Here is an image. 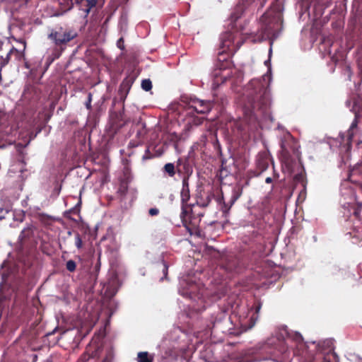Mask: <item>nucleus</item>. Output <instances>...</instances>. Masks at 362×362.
<instances>
[{
    "instance_id": "obj_1",
    "label": "nucleus",
    "mask_w": 362,
    "mask_h": 362,
    "mask_svg": "<svg viewBox=\"0 0 362 362\" xmlns=\"http://www.w3.org/2000/svg\"><path fill=\"white\" fill-rule=\"evenodd\" d=\"M247 101L244 105V112L250 119H256V110L265 111L270 105L269 90L259 80H252L247 86Z\"/></svg>"
},
{
    "instance_id": "obj_2",
    "label": "nucleus",
    "mask_w": 362,
    "mask_h": 362,
    "mask_svg": "<svg viewBox=\"0 0 362 362\" xmlns=\"http://www.w3.org/2000/svg\"><path fill=\"white\" fill-rule=\"evenodd\" d=\"M77 36L78 33L73 28L59 27L57 30L52 29L47 37L54 44L53 47L49 49L47 58L49 64L59 59L66 49L67 44Z\"/></svg>"
},
{
    "instance_id": "obj_3",
    "label": "nucleus",
    "mask_w": 362,
    "mask_h": 362,
    "mask_svg": "<svg viewBox=\"0 0 362 362\" xmlns=\"http://www.w3.org/2000/svg\"><path fill=\"white\" fill-rule=\"evenodd\" d=\"M281 161L282 169L288 173H293L297 165L296 158L299 157V151L297 144L291 136L282 140L281 142Z\"/></svg>"
},
{
    "instance_id": "obj_4",
    "label": "nucleus",
    "mask_w": 362,
    "mask_h": 362,
    "mask_svg": "<svg viewBox=\"0 0 362 362\" xmlns=\"http://www.w3.org/2000/svg\"><path fill=\"white\" fill-rule=\"evenodd\" d=\"M293 340L296 345L293 351V355L300 356L302 359L308 362H331L332 353L326 354L317 352L315 355L309 350L308 346L303 341V337L299 333H295Z\"/></svg>"
},
{
    "instance_id": "obj_5",
    "label": "nucleus",
    "mask_w": 362,
    "mask_h": 362,
    "mask_svg": "<svg viewBox=\"0 0 362 362\" xmlns=\"http://www.w3.org/2000/svg\"><path fill=\"white\" fill-rule=\"evenodd\" d=\"M233 44V35L231 33H225L221 37V47L217 56L216 67L220 69H226L230 66V61L229 60L231 52L233 51L232 48Z\"/></svg>"
},
{
    "instance_id": "obj_6",
    "label": "nucleus",
    "mask_w": 362,
    "mask_h": 362,
    "mask_svg": "<svg viewBox=\"0 0 362 362\" xmlns=\"http://www.w3.org/2000/svg\"><path fill=\"white\" fill-rule=\"evenodd\" d=\"M188 208L182 209L180 214L182 222L190 234H197L199 233V225L203 214H195L192 208Z\"/></svg>"
},
{
    "instance_id": "obj_7",
    "label": "nucleus",
    "mask_w": 362,
    "mask_h": 362,
    "mask_svg": "<svg viewBox=\"0 0 362 362\" xmlns=\"http://www.w3.org/2000/svg\"><path fill=\"white\" fill-rule=\"evenodd\" d=\"M102 348L100 346H89L86 347L85 352L80 356L77 362H111L112 358V354L109 351L105 358L99 361L98 358L100 356Z\"/></svg>"
},
{
    "instance_id": "obj_8",
    "label": "nucleus",
    "mask_w": 362,
    "mask_h": 362,
    "mask_svg": "<svg viewBox=\"0 0 362 362\" xmlns=\"http://www.w3.org/2000/svg\"><path fill=\"white\" fill-rule=\"evenodd\" d=\"M291 353L283 341L279 342V349L270 352L269 356L265 360H271L274 362H288Z\"/></svg>"
},
{
    "instance_id": "obj_9",
    "label": "nucleus",
    "mask_w": 362,
    "mask_h": 362,
    "mask_svg": "<svg viewBox=\"0 0 362 362\" xmlns=\"http://www.w3.org/2000/svg\"><path fill=\"white\" fill-rule=\"evenodd\" d=\"M214 103L210 100H203L199 99H191L188 110H192L197 114H207L213 108Z\"/></svg>"
},
{
    "instance_id": "obj_10",
    "label": "nucleus",
    "mask_w": 362,
    "mask_h": 362,
    "mask_svg": "<svg viewBox=\"0 0 362 362\" xmlns=\"http://www.w3.org/2000/svg\"><path fill=\"white\" fill-rule=\"evenodd\" d=\"M136 138L131 140L128 144L129 148H136L144 144L147 134V129L145 123L139 122L136 125Z\"/></svg>"
},
{
    "instance_id": "obj_11",
    "label": "nucleus",
    "mask_w": 362,
    "mask_h": 362,
    "mask_svg": "<svg viewBox=\"0 0 362 362\" xmlns=\"http://www.w3.org/2000/svg\"><path fill=\"white\" fill-rule=\"evenodd\" d=\"M242 190L240 189H234L232 191V194L230 199L228 202H225L223 193H221V197L218 198V202L221 205V211L225 216H227L230 208L235 204V202L239 199L241 196Z\"/></svg>"
},
{
    "instance_id": "obj_12",
    "label": "nucleus",
    "mask_w": 362,
    "mask_h": 362,
    "mask_svg": "<svg viewBox=\"0 0 362 362\" xmlns=\"http://www.w3.org/2000/svg\"><path fill=\"white\" fill-rule=\"evenodd\" d=\"M13 57L15 60L21 61L24 59V52L11 46L9 52L5 54H0V67L2 68L6 66Z\"/></svg>"
},
{
    "instance_id": "obj_13",
    "label": "nucleus",
    "mask_w": 362,
    "mask_h": 362,
    "mask_svg": "<svg viewBox=\"0 0 362 362\" xmlns=\"http://www.w3.org/2000/svg\"><path fill=\"white\" fill-rule=\"evenodd\" d=\"M272 161L271 156L267 151H262L259 152L256 157V167L259 171L258 175L265 171L269 165V163Z\"/></svg>"
},
{
    "instance_id": "obj_14",
    "label": "nucleus",
    "mask_w": 362,
    "mask_h": 362,
    "mask_svg": "<svg viewBox=\"0 0 362 362\" xmlns=\"http://www.w3.org/2000/svg\"><path fill=\"white\" fill-rule=\"evenodd\" d=\"M214 194L211 191L201 190L196 196V204L201 207H206L211 203Z\"/></svg>"
},
{
    "instance_id": "obj_15",
    "label": "nucleus",
    "mask_w": 362,
    "mask_h": 362,
    "mask_svg": "<svg viewBox=\"0 0 362 362\" xmlns=\"http://www.w3.org/2000/svg\"><path fill=\"white\" fill-rule=\"evenodd\" d=\"M182 209L189 207L187 202L190 198V191L189 187V175H185L182 179V187L180 193Z\"/></svg>"
},
{
    "instance_id": "obj_16",
    "label": "nucleus",
    "mask_w": 362,
    "mask_h": 362,
    "mask_svg": "<svg viewBox=\"0 0 362 362\" xmlns=\"http://www.w3.org/2000/svg\"><path fill=\"white\" fill-rule=\"evenodd\" d=\"M33 236V227H28L26 228H24L20 235H19V240L21 243V245H25L26 241L30 240Z\"/></svg>"
},
{
    "instance_id": "obj_17",
    "label": "nucleus",
    "mask_w": 362,
    "mask_h": 362,
    "mask_svg": "<svg viewBox=\"0 0 362 362\" xmlns=\"http://www.w3.org/2000/svg\"><path fill=\"white\" fill-rule=\"evenodd\" d=\"M293 180L296 184H300L303 187V190L305 191L306 188L307 180L305 178V175L304 173V170L301 172L297 173L294 177Z\"/></svg>"
},
{
    "instance_id": "obj_18",
    "label": "nucleus",
    "mask_w": 362,
    "mask_h": 362,
    "mask_svg": "<svg viewBox=\"0 0 362 362\" xmlns=\"http://www.w3.org/2000/svg\"><path fill=\"white\" fill-rule=\"evenodd\" d=\"M245 8L240 4H238L234 9V11L230 14V18L231 22L235 23L242 16Z\"/></svg>"
},
{
    "instance_id": "obj_19",
    "label": "nucleus",
    "mask_w": 362,
    "mask_h": 362,
    "mask_svg": "<svg viewBox=\"0 0 362 362\" xmlns=\"http://www.w3.org/2000/svg\"><path fill=\"white\" fill-rule=\"evenodd\" d=\"M133 176L132 174L131 168L129 165V160H126V164L123 170V176L121 180L131 182Z\"/></svg>"
},
{
    "instance_id": "obj_20",
    "label": "nucleus",
    "mask_w": 362,
    "mask_h": 362,
    "mask_svg": "<svg viewBox=\"0 0 362 362\" xmlns=\"http://www.w3.org/2000/svg\"><path fill=\"white\" fill-rule=\"evenodd\" d=\"M138 362H153V357L147 351H141L137 354Z\"/></svg>"
},
{
    "instance_id": "obj_21",
    "label": "nucleus",
    "mask_w": 362,
    "mask_h": 362,
    "mask_svg": "<svg viewBox=\"0 0 362 362\" xmlns=\"http://www.w3.org/2000/svg\"><path fill=\"white\" fill-rule=\"evenodd\" d=\"M134 81V78L133 76H127L126 77L120 85V88L122 90H126L127 92L131 88L133 83Z\"/></svg>"
},
{
    "instance_id": "obj_22",
    "label": "nucleus",
    "mask_w": 362,
    "mask_h": 362,
    "mask_svg": "<svg viewBox=\"0 0 362 362\" xmlns=\"http://www.w3.org/2000/svg\"><path fill=\"white\" fill-rule=\"evenodd\" d=\"M358 125V119L356 117L352 122L348 132H347V141L348 142H351L354 136V129H356Z\"/></svg>"
},
{
    "instance_id": "obj_23",
    "label": "nucleus",
    "mask_w": 362,
    "mask_h": 362,
    "mask_svg": "<svg viewBox=\"0 0 362 362\" xmlns=\"http://www.w3.org/2000/svg\"><path fill=\"white\" fill-rule=\"evenodd\" d=\"M130 182L127 181L120 180L119 186L117 190V192L120 194V196H125L128 192L129 184Z\"/></svg>"
},
{
    "instance_id": "obj_24",
    "label": "nucleus",
    "mask_w": 362,
    "mask_h": 362,
    "mask_svg": "<svg viewBox=\"0 0 362 362\" xmlns=\"http://www.w3.org/2000/svg\"><path fill=\"white\" fill-rule=\"evenodd\" d=\"M163 172L167 173L169 177H173L175 175L176 170L173 163H166L163 167Z\"/></svg>"
},
{
    "instance_id": "obj_25",
    "label": "nucleus",
    "mask_w": 362,
    "mask_h": 362,
    "mask_svg": "<svg viewBox=\"0 0 362 362\" xmlns=\"http://www.w3.org/2000/svg\"><path fill=\"white\" fill-rule=\"evenodd\" d=\"M253 308L255 309V314L256 315V316L255 317L254 315L251 317V321H252V324L251 325L250 327H253L255 323V321L257 320L258 318V315L259 313V311L262 308V303L261 302L259 301H257L255 303L254 305H253Z\"/></svg>"
},
{
    "instance_id": "obj_26",
    "label": "nucleus",
    "mask_w": 362,
    "mask_h": 362,
    "mask_svg": "<svg viewBox=\"0 0 362 362\" xmlns=\"http://www.w3.org/2000/svg\"><path fill=\"white\" fill-rule=\"evenodd\" d=\"M353 215L357 218H361V214L362 211V203H356L352 206Z\"/></svg>"
},
{
    "instance_id": "obj_27",
    "label": "nucleus",
    "mask_w": 362,
    "mask_h": 362,
    "mask_svg": "<svg viewBox=\"0 0 362 362\" xmlns=\"http://www.w3.org/2000/svg\"><path fill=\"white\" fill-rule=\"evenodd\" d=\"M141 88L145 91H149L152 89V82L150 79H144L141 81Z\"/></svg>"
},
{
    "instance_id": "obj_28",
    "label": "nucleus",
    "mask_w": 362,
    "mask_h": 362,
    "mask_svg": "<svg viewBox=\"0 0 362 362\" xmlns=\"http://www.w3.org/2000/svg\"><path fill=\"white\" fill-rule=\"evenodd\" d=\"M11 44L7 42H0V54H5L8 52H9V49H11Z\"/></svg>"
},
{
    "instance_id": "obj_29",
    "label": "nucleus",
    "mask_w": 362,
    "mask_h": 362,
    "mask_svg": "<svg viewBox=\"0 0 362 362\" xmlns=\"http://www.w3.org/2000/svg\"><path fill=\"white\" fill-rule=\"evenodd\" d=\"M66 268L68 271L73 272L76 269V264L74 260L70 259L66 262Z\"/></svg>"
},
{
    "instance_id": "obj_30",
    "label": "nucleus",
    "mask_w": 362,
    "mask_h": 362,
    "mask_svg": "<svg viewBox=\"0 0 362 362\" xmlns=\"http://www.w3.org/2000/svg\"><path fill=\"white\" fill-rule=\"evenodd\" d=\"M153 158V155L150 152L149 147L146 148L145 153L142 156L143 160H149Z\"/></svg>"
},
{
    "instance_id": "obj_31",
    "label": "nucleus",
    "mask_w": 362,
    "mask_h": 362,
    "mask_svg": "<svg viewBox=\"0 0 362 362\" xmlns=\"http://www.w3.org/2000/svg\"><path fill=\"white\" fill-rule=\"evenodd\" d=\"M75 245L78 249H81L83 246V241L78 233L75 236Z\"/></svg>"
},
{
    "instance_id": "obj_32",
    "label": "nucleus",
    "mask_w": 362,
    "mask_h": 362,
    "mask_svg": "<svg viewBox=\"0 0 362 362\" xmlns=\"http://www.w3.org/2000/svg\"><path fill=\"white\" fill-rule=\"evenodd\" d=\"M236 263L235 262H227L223 267L225 269L229 272H233L235 269Z\"/></svg>"
},
{
    "instance_id": "obj_33",
    "label": "nucleus",
    "mask_w": 362,
    "mask_h": 362,
    "mask_svg": "<svg viewBox=\"0 0 362 362\" xmlns=\"http://www.w3.org/2000/svg\"><path fill=\"white\" fill-rule=\"evenodd\" d=\"M98 0H86L87 3L88 8L86 9V11L88 13L91 8L95 6Z\"/></svg>"
},
{
    "instance_id": "obj_34",
    "label": "nucleus",
    "mask_w": 362,
    "mask_h": 362,
    "mask_svg": "<svg viewBox=\"0 0 362 362\" xmlns=\"http://www.w3.org/2000/svg\"><path fill=\"white\" fill-rule=\"evenodd\" d=\"M255 0H240L238 4L241 5L244 8L250 6Z\"/></svg>"
},
{
    "instance_id": "obj_35",
    "label": "nucleus",
    "mask_w": 362,
    "mask_h": 362,
    "mask_svg": "<svg viewBox=\"0 0 362 362\" xmlns=\"http://www.w3.org/2000/svg\"><path fill=\"white\" fill-rule=\"evenodd\" d=\"M353 243L362 247V236H354L353 237Z\"/></svg>"
},
{
    "instance_id": "obj_36",
    "label": "nucleus",
    "mask_w": 362,
    "mask_h": 362,
    "mask_svg": "<svg viewBox=\"0 0 362 362\" xmlns=\"http://www.w3.org/2000/svg\"><path fill=\"white\" fill-rule=\"evenodd\" d=\"M159 209H157V208H151L149 210H148V214L151 216H157L159 214Z\"/></svg>"
},
{
    "instance_id": "obj_37",
    "label": "nucleus",
    "mask_w": 362,
    "mask_h": 362,
    "mask_svg": "<svg viewBox=\"0 0 362 362\" xmlns=\"http://www.w3.org/2000/svg\"><path fill=\"white\" fill-rule=\"evenodd\" d=\"M204 121V117H196L193 119V124L198 126L202 124Z\"/></svg>"
},
{
    "instance_id": "obj_38",
    "label": "nucleus",
    "mask_w": 362,
    "mask_h": 362,
    "mask_svg": "<svg viewBox=\"0 0 362 362\" xmlns=\"http://www.w3.org/2000/svg\"><path fill=\"white\" fill-rule=\"evenodd\" d=\"M122 126V124H115V122H112V124H111V128L113 129L114 132L115 133L117 132V130H118Z\"/></svg>"
},
{
    "instance_id": "obj_39",
    "label": "nucleus",
    "mask_w": 362,
    "mask_h": 362,
    "mask_svg": "<svg viewBox=\"0 0 362 362\" xmlns=\"http://www.w3.org/2000/svg\"><path fill=\"white\" fill-rule=\"evenodd\" d=\"M168 270V264L165 262H163V274H164V276H165V279L167 278Z\"/></svg>"
},
{
    "instance_id": "obj_40",
    "label": "nucleus",
    "mask_w": 362,
    "mask_h": 362,
    "mask_svg": "<svg viewBox=\"0 0 362 362\" xmlns=\"http://www.w3.org/2000/svg\"><path fill=\"white\" fill-rule=\"evenodd\" d=\"M123 43H124V40L122 38H120L117 40V47L119 48H120L121 49H124V48Z\"/></svg>"
},
{
    "instance_id": "obj_41",
    "label": "nucleus",
    "mask_w": 362,
    "mask_h": 362,
    "mask_svg": "<svg viewBox=\"0 0 362 362\" xmlns=\"http://www.w3.org/2000/svg\"><path fill=\"white\" fill-rule=\"evenodd\" d=\"M7 211H5L4 209L0 208V220H3L5 218V214H6Z\"/></svg>"
},
{
    "instance_id": "obj_42",
    "label": "nucleus",
    "mask_w": 362,
    "mask_h": 362,
    "mask_svg": "<svg viewBox=\"0 0 362 362\" xmlns=\"http://www.w3.org/2000/svg\"><path fill=\"white\" fill-rule=\"evenodd\" d=\"M91 97H92L91 94H90V93H89V94H88V102H87V103H86V107H87V109H88V110H90V109L91 108V105H90V103H91Z\"/></svg>"
},
{
    "instance_id": "obj_43",
    "label": "nucleus",
    "mask_w": 362,
    "mask_h": 362,
    "mask_svg": "<svg viewBox=\"0 0 362 362\" xmlns=\"http://www.w3.org/2000/svg\"><path fill=\"white\" fill-rule=\"evenodd\" d=\"M332 43H331V41L330 40H324L323 42H322V45H328V46H331Z\"/></svg>"
},
{
    "instance_id": "obj_44",
    "label": "nucleus",
    "mask_w": 362,
    "mask_h": 362,
    "mask_svg": "<svg viewBox=\"0 0 362 362\" xmlns=\"http://www.w3.org/2000/svg\"><path fill=\"white\" fill-rule=\"evenodd\" d=\"M331 59H332V61L333 62H334L335 64H337V63L339 62V58H338V57H337V55H333V56L331 57Z\"/></svg>"
},
{
    "instance_id": "obj_45",
    "label": "nucleus",
    "mask_w": 362,
    "mask_h": 362,
    "mask_svg": "<svg viewBox=\"0 0 362 362\" xmlns=\"http://www.w3.org/2000/svg\"><path fill=\"white\" fill-rule=\"evenodd\" d=\"M266 183L269 184L272 182V178L270 177H268L265 180Z\"/></svg>"
},
{
    "instance_id": "obj_46",
    "label": "nucleus",
    "mask_w": 362,
    "mask_h": 362,
    "mask_svg": "<svg viewBox=\"0 0 362 362\" xmlns=\"http://www.w3.org/2000/svg\"><path fill=\"white\" fill-rule=\"evenodd\" d=\"M180 163H181V160H180V159H179V160H178V161H177V171H178V172H180V170H179V168H178V166H179V165L180 164Z\"/></svg>"
},
{
    "instance_id": "obj_47",
    "label": "nucleus",
    "mask_w": 362,
    "mask_h": 362,
    "mask_svg": "<svg viewBox=\"0 0 362 362\" xmlns=\"http://www.w3.org/2000/svg\"><path fill=\"white\" fill-rule=\"evenodd\" d=\"M327 52V53H328L329 54H331V50H330L329 49Z\"/></svg>"
},
{
    "instance_id": "obj_48",
    "label": "nucleus",
    "mask_w": 362,
    "mask_h": 362,
    "mask_svg": "<svg viewBox=\"0 0 362 362\" xmlns=\"http://www.w3.org/2000/svg\"><path fill=\"white\" fill-rule=\"evenodd\" d=\"M340 57H341V59H343V58H344L343 54H340Z\"/></svg>"
},
{
    "instance_id": "obj_49",
    "label": "nucleus",
    "mask_w": 362,
    "mask_h": 362,
    "mask_svg": "<svg viewBox=\"0 0 362 362\" xmlns=\"http://www.w3.org/2000/svg\"><path fill=\"white\" fill-rule=\"evenodd\" d=\"M313 345L315 346V349H317V346L313 343Z\"/></svg>"
}]
</instances>
